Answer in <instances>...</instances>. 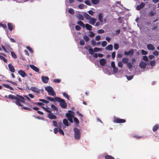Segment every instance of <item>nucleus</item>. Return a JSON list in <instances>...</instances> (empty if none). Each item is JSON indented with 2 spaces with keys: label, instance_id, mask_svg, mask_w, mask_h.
Wrapping results in <instances>:
<instances>
[{
  "label": "nucleus",
  "instance_id": "nucleus-41",
  "mask_svg": "<svg viewBox=\"0 0 159 159\" xmlns=\"http://www.w3.org/2000/svg\"><path fill=\"white\" fill-rule=\"evenodd\" d=\"M89 53L91 55H93L94 53V50L91 48H89Z\"/></svg>",
  "mask_w": 159,
  "mask_h": 159
},
{
  "label": "nucleus",
  "instance_id": "nucleus-21",
  "mask_svg": "<svg viewBox=\"0 0 159 159\" xmlns=\"http://www.w3.org/2000/svg\"><path fill=\"white\" fill-rule=\"evenodd\" d=\"M113 49V46L111 44H110L107 45L105 48V49L106 50H108L109 51H111Z\"/></svg>",
  "mask_w": 159,
  "mask_h": 159
},
{
  "label": "nucleus",
  "instance_id": "nucleus-31",
  "mask_svg": "<svg viewBox=\"0 0 159 159\" xmlns=\"http://www.w3.org/2000/svg\"><path fill=\"white\" fill-rule=\"evenodd\" d=\"M106 159H115V158L112 156L109 155H106L105 156Z\"/></svg>",
  "mask_w": 159,
  "mask_h": 159
},
{
  "label": "nucleus",
  "instance_id": "nucleus-33",
  "mask_svg": "<svg viewBox=\"0 0 159 159\" xmlns=\"http://www.w3.org/2000/svg\"><path fill=\"white\" fill-rule=\"evenodd\" d=\"M77 23L80 26H81V27H82L83 28L84 27H85L84 24L83 22H82V21H79Z\"/></svg>",
  "mask_w": 159,
  "mask_h": 159
},
{
  "label": "nucleus",
  "instance_id": "nucleus-2",
  "mask_svg": "<svg viewBox=\"0 0 159 159\" xmlns=\"http://www.w3.org/2000/svg\"><path fill=\"white\" fill-rule=\"evenodd\" d=\"M45 89L48 92L49 95L53 96H56V94L52 87L50 86H48L45 87Z\"/></svg>",
  "mask_w": 159,
  "mask_h": 159
},
{
  "label": "nucleus",
  "instance_id": "nucleus-11",
  "mask_svg": "<svg viewBox=\"0 0 159 159\" xmlns=\"http://www.w3.org/2000/svg\"><path fill=\"white\" fill-rule=\"evenodd\" d=\"M18 73L23 78L25 77L27 75L25 72L22 70H19L18 71Z\"/></svg>",
  "mask_w": 159,
  "mask_h": 159
},
{
  "label": "nucleus",
  "instance_id": "nucleus-49",
  "mask_svg": "<svg viewBox=\"0 0 159 159\" xmlns=\"http://www.w3.org/2000/svg\"><path fill=\"white\" fill-rule=\"evenodd\" d=\"M94 51L97 52L101 50V48L95 47L94 48Z\"/></svg>",
  "mask_w": 159,
  "mask_h": 159
},
{
  "label": "nucleus",
  "instance_id": "nucleus-10",
  "mask_svg": "<svg viewBox=\"0 0 159 159\" xmlns=\"http://www.w3.org/2000/svg\"><path fill=\"white\" fill-rule=\"evenodd\" d=\"M29 66L32 69H33L35 71L38 73H39V69L35 66L33 65H29Z\"/></svg>",
  "mask_w": 159,
  "mask_h": 159
},
{
  "label": "nucleus",
  "instance_id": "nucleus-63",
  "mask_svg": "<svg viewBox=\"0 0 159 159\" xmlns=\"http://www.w3.org/2000/svg\"><path fill=\"white\" fill-rule=\"evenodd\" d=\"M84 44H85V42L83 40V39L81 40L80 41V44L81 45H84Z\"/></svg>",
  "mask_w": 159,
  "mask_h": 159
},
{
  "label": "nucleus",
  "instance_id": "nucleus-54",
  "mask_svg": "<svg viewBox=\"0 0 159 159\" xmlns=\"http://www.w3.org/2000/svg\"><path fill=\"white\" fill-rule=\"evenodd\" d=\"M143 59L146 61H147L148 60V57L146 56H143Z\"/></svg>",
  "mask_w": 159,
  "mask_h": 159
},
{
  "label": "nucleus",
  "instance_id": "nucleus-50",
  "mask_svg": "<svg viewBox=\"0 0 159 159\" xmlns=\"http://www.w3.org/2000/svg\"><path fill=\"white\" fill-rule=\"evenodd\" d=\"M59 132L60 134H62L63 135H64V133L63 130L59 128Z\"/></svg>",
  "mask_w": 159,
  "mask_h": 159
},
{
  "label": "nucleus",
  "instance_id": "nucleus-58",
  "mask_svg": "<svg viewBox=\"0 0 159 159\" xmlns=\"http://www.w3.org/2000/svg\"><path fill=\"white\" fill-rule=\"evenodd\" d=\"M90 34L89 35V36L91 37H93L94 35L95 34H94L92 31L90 32Z\"/></svg>",
  "mask_w": 159,
  "mask_h": 159
},
{
  "label": "nucleus",
  "instance_id": "nucleus-42",
  "mask_svg": "<svg viewBox=\"0 0 159 159\" xmlns=\"http://www.w3.org/2000/svg\"><path fill=\"white\" fill-rule=\"evenodd\" d=\"M63 96L65 97L66 99L68 100H69V96L66 93H63Z\"/></svg>",
  "mask_w": 159,
  "mask_h": 159
},
{
  "label": "nucleus",
  "instance_id": "nucleus-6",
  "mask_svg": "<svg viewBox=\"0 0 159 159\" xmlns=\"http://www.w3.org/2000/svg\"><path fill=\"white\" fill-rule=\"evenodd\" d=\"M46 98L47 100L51 102H57V101H58L57 99H59L58 97H56L55 98H53L49 97L47 96Z\"/></svg>",
  "mask_w": 159,
  "mask_h": 159
},
{
  "label": "nucleus",
  "instance_id": "nucleus-56",
  "mask_svg": "<svg viewBox=\"0 0 159 159\" xmlns=\"http://www.w3.org/2000/svg\"><path fill=\"white\" fill-rule=\"evenodd\" d=\"M141 53L143 55H146L148 54V52L144 50H142Z\"/></svg>",
  "mask_w": 159,
  "mask_h": 159
},
{
  "label": "nucleus",
  "instance_id": "nucleus-40",
  "mask_svg": "<svg viewBox=\"0 0 159 159\" xmlns=\"http://www.w3.org/2000/svg\"><path fill=\"white\" fill-rule=\"evenodd\" d=\"M84 3L85 4L89 6H91V4L90 1L89 0H87L85 1L84 2Z\"/></svg>",
  "mask_w": 159,
  "mask_h": 159
},
{
  "label": "nucleus",
  "instance_id": "nucleus-43",
  "mask_svg": "<svg viewBox=\"0 0 159 159\" xmlns=\"http://www.w3.org/2000/svg\"><path fill=\"white\" fill-rule=\"evenodd\" d=\"M123 63L122 61H119L118 63V66L120 68H121L123 67Z\"/></svg>",
  "mask_w": 159,
  "mask_h": 159
},
{
  "label": "nucleus",
  "instance_id": "nucleus-22",
  "mask_svg": "<svg viewBox=\"0 0 159 159\" xmlns=\"http://www.w3.org/2000/svg\"><path fill=\"white\" fill-rule=\"evenodd\" d=\"M77 17L78 19L80 20H84V16L81 14H78L77 16Z\"/></svg>",
  "mask_w": 159,
  "mask_h": 159
},
{
  "label": "nucleus",
  "instance_id": "nucleus-24",
  "mask_svg": "<svg viewBox=\"0 0 159 159\" xmlns=\"http://www.w3.org/2000/svg\"><path fill=\"white\" fill-rule=\"evenodd\" d=\"M159 128V125L156 124L152 128V130L153 132H155L157 131Z\"/></svg>",
  "mask_w": 159,
  "mask_h": 159
},
{
  "label": "nucleus",
  "instance_id": "nucleus-64",
  "mask_svg": "<svg viewBox=\"0 0 159 159\" xmlns=\"http://www.w3.org/2000/svg\"><path fill=\"white\" fill-rule=\"evenodd\" d=\"M54 133L56 134L59 131L58 128H55L54 129Z\"/></svg>",
  "mask_w": 159,
  "mask_h": 159
},
{
  "label": "nucleus",
  "instance_id": "nucleus-32",
  "mask_svg": "<svg viewBox=\"0 0 159 159\" xmlns=\"http://www.w3.org/2000/svg\"><path fill=\"white\" fill-rule=\"evenodd\" d=\"M73 119L74 122L76 124V125H78L79 124V121L78 119L75 117H74Z\"/></svg>",
  "mask_w": 159,
  "mask_h": 159
},
{
  "label": "nucleus",
  "instance_id": "nucleus-1",
  "mask_svg": "<svg viewBox=\"0 0 159 159\" xmlns=\"http://www.w3.org/2000/svg\"><path fill=\"white\" fill-rule=\"evenodd\" d=\"M7 98L11 99H15L16 100L15 102L16 104L21 107H23L22 104H25V103L24 101L25 99L24 98L18 94H16V96L10 94L8 95Z\"/></svg>",
  "mask_w": 159,
  "mask_h": 159
},
{
  "label": "nucleus",
  "instance_id": "nucleus-38",
  "mask_svg": "<svg viewBox=\"0 0 159 159\" xmlns=\"http://www.w3.org/2000/svg\"><path fill=\"white\" fill-rule=\"evenodd\" d=\"M68 12L70 14H74L75 13V12L74 10L72 8H70L69 11Z\"/></svg>",
  "mask_w": 159,
  "mask_h": 159
},
{
  "label": "nucleus",
  "instance_id": "nucleus-55",
  "mask_svg": "<svg viewBox=\"0 0 159 159\" xmlns=\"http://www.w3.org/2000/svg\"><path fill=\"white\" fill-rule=\"evenodd\" d=\"M107 44V43L106 41H103L102 43V47H105Z\"/></svg>",
  "mask_w": 159,
  "mask_h": 159
},
{
  "label": "nucleus",
  "instance_id": "nucleus-27",
  "mask_svg": "<svg viewBox=\"0 0 159 159\" xmlns=\"http://www.w3.org/2000/svg\"><path fill=\"white\" fill-rule=\"evenodd\" d=\"M84 16L85 17L87 20H89L92 18V17L86 13H85L84 14Z\"/></svg>",
  "mask_w": 159,
  "mask_h": 159
},
{
  "label": "nucleus",
  "instance_id": "nucleus-35",
  "mask_svg": "<svg viewBox=\"0 0 159 159\" xmlns=\"http://www.w3.org/2000/svg\"><path fill=\"white\" fill-rule=\"evenodd\" d=\"M7 81L9 83H11L13 84V85H17V82H13L11 81H10L9 80H7Z\"/></svg>",
  "mask_w": 159,
  "mask_h": 159
},
{
  "label": "nucleus",
  "instance_id": "nucleus-16",
  "mask_svg": "<svg viewBox=\"0 0 159 159\" xmlns=\"http://www.w3.org/2000/svg\"><path fill=\"white\" fill-rule=\"evenodd\" d=\"M48 117L49 119H56L57 118L56 116L51 113L48 114Z\"/></svg>",
  "mask_w": 159,
  "mask_h": 159
},
{
  "label": "nucleus",
  "instance_id": "nucleus-61",
  "mask_svg": "<svg viewBox=\"0 0 159 159\" xmlns=\"http://www.w3.org/2000/svg\"><path fill=\"white\" fill-rule=\"evenodd\" d=\"M104 31L102 29H100L98 30V32L99 34H103L104 33Z\"/></svg>",
  "mask_w": 159,
  "mask_h": 159
},
{
  "label": "nucleus",
  "instance_id": "nucleus-5",
  "mask_svg": "<svg viewBox=\"0 0 159 159\" xmlns=\"http://www.w3.org/2000/svg\"><path fill=\"white\" fill-rule=\"evenodd\" d=\"M114 123H124L126 121L124 119H121L119 118H116L114 119L113 120Z\"/></svg>",
  "mask_w": 159,
  "mask_h": 159
},
{
  "label": "nucleus",
  "instance_id": "nucleus-62",
  "mask_svg": "<svg viewBox=\"0 0 159 159\" xmlns=\"http://www.w3.org/2000/svg\"><path fill=\"white\" fill-rule=\"evenodd\" d=\"M113 72L114 73H116L118 71V69L117 67H116V66L114 67H113Z\"/></svg>",
  "mask_w": 159,
  "mask_h": 159
},
{
  "label": "nucleus",
  "instance_id": "nucleus-48",
  "mask_svg": "<svg viewBox=\"0 0 159 159\" xmlns=\"http://www.w3.org/2000/svg\"><path fill=\"white\" fill-rule=\"evenodd\" d=\"M84 5L83 4H81L78 5L79 8L80 9H83L84 8Z\"/></svg>",
  "mask_w": 159,
  "mask_h": 159
},
{
  "label": "nucleus",
  "instance_id": "nucleus-36",
  "mask_svg": "<svg viewBox=\"0 0 159 159\" xmlns=\"http://www.w3.org/2000/svg\"><path fill=\"white\" fill-rule=\"evenodd\" d=\"M114 47L115 50H117L119 48V45L117 43H115L114 45Z\"/></svg>",
  "mask_w": 159,
  "mask_h": 159
},
{
  "label": "nucleus",
  "instance_id": "nucleus-51",
  "mask_svg": "<svg viewBox=\"0 0 159 159\" xmlns=\"http://www.w3.org/2000/svg\"><path fill=\"white\" fill-rule=\"evenodd\" d=\"M21 108L22 109H24V110H28L30 111H32V109H31L29 107H22Z\"/></svg>",
  "mask_w": 159,
  "mask_h": 159
},
{
  "label": "nucleus",
  "instance_id": "nucleus-12",
  "mask_svg": "<svg viewBox=\"0 0 159 159\" xmlns=\"http://www.w3.org/2000/svg\"><path fill=\"white\" fill-rule=\"evenodd\" d=\"M68 113L66 114V116L67 118L74 116L73 114L74 113V112L71 110L68 111Z\"/></svg>",
  "mask_w": 159,
  "mask_h": 159
},
{
  "label": "nucleus",
  "instance_id": "nucleus-46",
  "mask_svg": "<svg viewBox=\"0 0 159 159\" xmlns=\"http://www.w3.org/2000/svg\"><path fill=\"white\" fill-rule=\"evenodd\" d=\"M0 26L2 27L3 29H7V25L5 24H2V23H0Z\"/></svg>",
  "mask_w": 159,
  "mask_h": 159
},
{
  "label": "nucleus",
  "instance_id": "nucleus-44",
  "mask_svg": "<svg viewBox=\"0 0 159 159\" xmlns=\"http://www.w3.org/2000/svg\"><path fill=\"white\" fill-rule=\"evenodd\" d=\"M11 56L13 57L15 59L17 58V56L16 54L14 52H11Z\"/></svg>",
  "mask_w": 159,
  "mask_h": 159
},
{
  "label": "nucleus",
  "instance_id": "nucleus-53",
  "mask_svg": "<svg viewBox=\"0 0 159 159\" xmlns=\"http://www.w3.org/2000/svg\"><path fill=\"white\" fill-rule=\"evenodd\" d=\"M26 48L27 49L29 50L32 53L33 52L32 49V48L30 46H27Z\"/></svg>",
  "mask_w": 159,
  "mask_h": 159
},
{
  "label": "nucleus",
  "instance_id": "nucleus-25",
  "mask_svg": "<svg viewBox=\"0 0 159 159\" xmlns=\"http://www.w3.org/2000/svg\"><path fill=\"white\" fill-rule=\"evenodd\" d=\"M2 85L4 86V87L9 89L11 90H14L12 87L10 86L8 84H2Z\"/></svg>",
  "mask_w": 159,
  "mask_h": 159
},
{
  "label": "nucleus",
  "instance_id": "nucleus-34",
  "mask_svg": "<svg viewBox=\"0 0 159 159\" xmlns=\"http://www.w3.org/2000/svg\"><path fill=\"white\" fill-rule=\"evenodd\" d=\"M0 59L3 60L5 63L7 62V60L2 56L0 55Z\"/></svg>",
  "mask_w": 159,
  "mask_h": 159
},
{
  "label": "nucleus",
  "instance_id": "nucleus-60",
  "mask_svg": "<svg viewBox=\"0 0 159 159\" xmlns=\"http://www.w3.org/2000/svg\"><path fill=\"white\" fill-rule=\"evenodd\" d=\"M95 39L97 41H99L101 39V37L99 35L95 37Z\"/></svg>",
  "mask_w": 159,
  "mask_h": 159
},
{
  "label": "nucleus",
  "instance_id": "nucleus-3",
  "mask_svg": "<svg viewBox=\"0 0 159 159\" xmlns=\"http://www.w3.org/2000/svg\"><path fill=\"white\" fill-rule=\"evenodd\" d=\"M74 137L76 139H79L81 137V133L80 130L76 128L74 129Z\"/></svg>",
  "mask_w": 159,
  "mask_h": 159
},
{
  "label": "nucleus",
  "instance_id": "nucleus-23",
  "mask_svg": "<svg viewBox=\"0 0 159 159\" xmlns=\"http://www.w3.org/2000/svg\"><path fill=\"white\" fill-rule=\"evenodd\" d=\"M122 62L124 64H127L129 61V59L127 58L124 57L122 59Z\"/></svg>",
  "mask_w": 159,
  "mask_h": 159
},
{
  "label": "nucleus",
  "instance_id": "nucleus-17",
  "mask_svg": "<svg viewBox=\"0 0 159 159\" xmlns=\"http://www.w3.org/2000/svg\"><path fill=\"white\" fill-rule=\"evenodd\" d=\"M7 26L8 29L10 31H12L13 29L14 28V26L13 25L12 23H8L7 24Z\"/></svg>",
  "mask_w": 159,
  "mask_h": 159
},
{
  "label": "nucleus",
  "instance_id": "nucleus-30",
  "mask_svg": "<svg viewBox=\"0 0 159 159\" xmlns=\"http://www.w3.org/2000/svg\"><path fill=\"white\" fill-rule=\"evenodd\" d=\"M92 3L94 5H97L99 2V0H91Z\"/></svg>",
  "mask_w": 159,
  "mask_h": 159
},
{
  "label": "nucleus",
  "instance_id": "nucleus-39",
  "mask_svg": "<svg viewBox=\"0 0 159 159\" xmlns=\"http://www.w3.org/2000/svg\"><path fill=\"white\" fill-rule=\"evenodd\" d=\"M127 66L129 69H131L133 67V66L131 63L130 62H128L127 64Z\"/></svg>",
  "mask_w": 159,
  "mask_h": 159
},
{
  "label": "nucleus",
  "instance_id": "nucleus-14",
  "mask_svg": "<svg viewBox=\"0 0 159 159\" xmlns=\"http://www.w3.org/2000/svg\"><path fill=\"white\" fill-rule=\"evenodd\" d=\"M146 64L143 61H141L139 64V66L141 69L145 68L146 66Z\"/></svg>",
  "mask_w": 159,
  "mask_h": 159
},
{
  "label": "nucleus",
  "instance_id": "nucleus-52",
  "mask_svg": "<svg viewBox=\"0 0 159 159\" xmlns=\"http://www.w3.org/2000/svg\"><path fill=\"white\" fill-rule=\"evenodd\" d=\"M61 81V80L58 79H55L53 80V81L55 83H59Z\"/></svg>",
  "mask_w": 159,
  "mask_h": 159
},
{
  "label": "nucleus",
  "instance_id": "nucleus-37",
  "mask_svg": "<svg viewBox=\"0 0 159 159\" xmlns=\"http://www.w3.org/2000/svg\"><path fill=\"white\" fill-rule=\"evenodd\" d=\"M150 65L152 66H154L155 65V61L154 60L151 61Z\"/></svg>",
  "mask_w": 159,
  "mask_h": 159
},
{
  "label": "nucleus",
  "instance_id": "nucleus-19",
  "mask_svg": "<svg viewBox=\"0 0 159 159\" xmlns=\"http://www.w3.org/2000/svg\"><path fill=\"white\" fill-rule=\"evenodd\" d=\"M147 47L148 50H154L155 49L154 47L152 44H149L147 45Z\"/></svg>",
  "mask_w": 159,
  "mask_h": 159
},
{
  "label": "nucleus",
  "instance_id": "nucleus-18",
  "mask_svg": "<svg viewBox=\"0 0 159 159\" xmlns=\"http://www.w3.org/2000/svg\"><path fill=\"white\" fill-rule=\"evenodd\" d=\"M99 63L101 65L104 66L106 64L107 61L105 59L102 58L100 60Z\"/></svg>",
  "mask_w": 159,
  "mask_h": 159
},
{
  "label": "nucleus",
  "instance_id": "nucleus-9",
  "mask_svg": "<svg viewBox=\"0 0 159 159\" xmlns=\"http://www.w3.org/2000/svg\"><path fill=\"white\" fill-rule=\"evenodd\" d=\"M145 5V4L143 2H141L139 5H138L136 9L138 11H139L141 9L143 8L144 7Z\"/></svg>",
  "mask_w": 159,
  "mask_h": 159
},
{
  "label": "nucleus",
  "instance_id": "nucleus-28",
  "mask_svg": "<svg viewBox=\"0 0 159 159\" xmlns=\"http://www.w3.org/2000/svg\"><path fill=\"white\" fill-rule=\"evenodd\" d=\"M103 16L102 13H100L98 15V18L99 19L101 22H103V20H102Z\"/></svg>",
  "mask_w": 159,
  "mask_h": 159
},
{
  "label": "nucleus",
  "instance_id": "nucleus-57",
  "mask_svg": "<svg viewBox=\"0 0 159 159\" xmlns=\"http://www.w3.org/2000/svg\"><path fill=\"white\" fill-rule=\"evenodd\" d=\"M75 29L79 31L80 30L81 28L80 26L76 25L75 26Z\"/></svg>",
  "mask_w": 159,
  "mask_h": 159
},
{
  "label": "nucleus",
  "instance_id": "nucleus-47",
  "mask_svg": "<svg viewBox=\"0 0 159 159\" xmlns=\"http://www.w3.org/2000/svg\"><path fill=\"white\" fill-rule=\"evenodd\" d=\"M83 38L86 42H87L89 40V37L86 35L84 36L83 37Z\"/></svg>",
  "mask_w": 159,
  "mask_h": 159
},
{
  "label": "nucleus",
  "instance_id": "nucleus-4",
  "mask_svg": "<svg viewBox=\"0 0 159 159\" xmlns=\"http://www.w3.org/2000/svg\"><path fill=\"white\" fill-rule=\"evenodd\" d=\"M58 99L57 101V102H60V106L63 108H66L67 107V103L65 102L64 99L58 97Z\"/></svg>",
  "mask_w": 159,
  "mask_h": 159
},
{
  "label": "nucleus",
  "instance_id": "nucleus-20",
  "mask_svg": "<svg viewBox=\"0 0 159 159\" xmlns=\"http://www.w3.org/2000/svg\"><path fill=\"white\" fill-rule=\"evenodd\" d=\"M89 20V23L92 25H94L96 21V19L93 18L92 17V18Z\"/></svg>",
  "mask_w": 159,
  "mask_h": 159
},
{
  "label": "nucleus",
  "instance_id": "nucleus-13",
  "mask_svg": "<svg viewBox=\"0 0 159 159\" xmlns=\"http://www.w3.org/2000/svg\"><path fill=\"white\" fill-rule=\"evenodd\" d=\"M8 67L9 70L12 73L15 72V70L14 66L10 64H9L8 65Z\"/></svg>",
  "mask_w": 159,
  "mask_h": 159
},
{
  "label": "nucleus",
  "instance_id": "nucleus-29",
  "mask_svg": "<svg viewBox=\"0 0 159 159\" xmlns=\"http://www.w3.org/2000/svg\"><path fill=\"white\" fill-rule=\"evenodd\" d=\"M63 123L66 126H69L68 122L67 120L66 119H64L63 120Z\"/></svg>",
  "mask_w": 159,
  "mask_h": 159
},
{
  "label": "nucleus",
  "instance_id": "nucleus-7",
  "mask_svg": "<svg viewBox=\"0 0 159 159\" xmlns=\"http://www.w3.org/2000/svg\"><path fill=\"white\" fill-rule=\"evenodd\" d=\"M30 89L33 92L35 93H39L40 91V89L34 87H32L30 88Z\"/></svg>",
  "mask_w": 159,
  "mask_h": 159
},
{
  "label": "nucleus",
  "instance_id": "nucleus-26",
  "mask_svg": "<svg viewBox=\"0 0 159 159\" xmlns=\"http://www.w3.org/2000/svg\"><path fill=\"white\" fill-rule=\"evenodd\" d=\"M85 26L87 30H92V27L91 25H89L88 24H85Z\"/></svg>",
  "mask_w": 159,
  "mask_h": 159
},
{
  "label": "nucleus",
  "instance_id": "nucleus-59",
  "mask_svg": "<svg viewBox=\"0 0 159 159\" xmlns=\"http://www.w3.org/2000/svg\"><path fill=\"white\" fill-rule=\"evenodd\" d=\"M91 43L93 46H95L96 44V43L94 39H92V40Z\"/></svg>",
  "mask_w": 159,
  "mask_h": 159
},
{
  "label": "nucleus",
  "instance_id": "nucleus-15",
  "mask_svg": "<svg viewBox=\"0 0 159 159\" xmlns=\"http://www.w3.org/2000/svg\"><path fill=\"white\" fill-rule=\"evenodd\" d=\"M134 53V51L133 49H132L129 50L128 52L125 51L124 54L125 55H130V56H132Z\"/></svg>",
  "mask_w": 159,
  "mask_h": 159
},
{
  "label": "nucleus",
  "instance_id": "nucleus-8",
  "mask_svg": "<svg viewBox=\"0 0 159 159\" xmlns=\"http://www.w3.org/2000/svg\"><path fill=\"white\" fill-rule=\"evenodd\" d=\"M41 79L42 81L45 84L47 83L49 80V78L48 76H42Z\"/></svg>",
  "mask_w": 159,
  "mask_h": 159
},
{
  "label": "nucleus",
  "instance_id": "nucleus-45",
  "mask_svg": "<svg viewBox=\"0 0 159 159\" xmlns=\"http://www.w3.org/2000/svg\"><path fill=\"white\" fill-rule=\"evenodd\" d=\"M155 13V12L151 11L149 12V15L150 16H152L154 15Z\"/></svg>",
  "mask_w": 159,
  "mask_h": 159
}]
</instances>
